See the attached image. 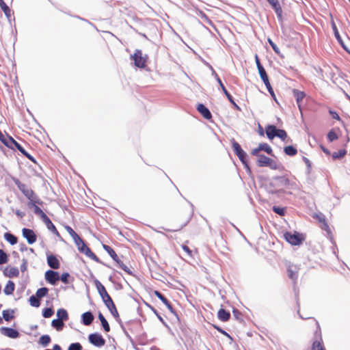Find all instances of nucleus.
<instances>
[{
    "mask_svg": "<svg viewBox=\"0 0 350 350\" xmlns=\"http://www.w3.org/2000/svg\"><path fill=\"white\" fill-rule=\"evenodd\" d=\"M8 261V254L3 250L0 249V265L7 263Z\"/></svg>",
    "mask_w": 350,
    "mask_h": 350,
    "instance_id": "60",
    "label": "nucleus"
},
{
    "mask_svg": "<svg viewBox=\"0 0 350 350\" xmlns=\"http://www.w3.org/2000/svg\"><path fill=\"white\" fill-rule=\"evenodd\" d=\"M94 284L96 287L98 294L102 298L103 303L105 304V306L107 308L111 315L115 319H118L120 315L116 308V306L113 299H111V296L107 292L105 287L97 279L94 280Z\"/></svg>",
    "mask_w": 350,
    "mask_h": 350,
    "instance_id": "1",
    "label": "nucleus"
},
{
    "mask_svg": "<svg viewBox=\"0 0 350 350\" xmlns=\"http://www.w3.org/2000/svg\"><path fill=\"white\" fill-rule=\"evenodd\" d=\"M283 237L286 242L293 246H299L305 240V235L297 231H286L283 234Z\"/></svg>",
    "mask_w": 350,
    "mask_h": 350,
    "instance_id": "4",
    "label": "nucleus"
},
{
    "mask_svg": "<svg viewBox=\"0 0 350 350\" xmlns=\"http://www.w3.org/2000/svg\"><path fill=\"white\" fill-rule=\"evenodd\" d=\"M46 261L48 266L53 269H57L60 267L59 259L53 254L46 253Z\"/></svg>",
    "mask_w": 350,
    "mask_h": 350,
    "instance_id": "22",
    "label": "nucleus"
},
{
    "mask_svg": "<svg viewBox=\"0 0 350 350\" xmlns=\"http://www.w3.org/2000/svg\"><path fill=\"white\" fill-rule=\"evenodd\" d=\"M209 68L212 71V75L214 76V77L215 78V79L217 80V81L218 82L221 90L223 91V92L224 93V94L226 95V96L227 97L228 100L230 101V103L231 104L233 105L234 107L237 109V110H239L241 111V108L240 107L237 105V103L234 102V98L233 97L231 96V94L228 92V90H226V88H225V86L224 85L221 80L220 79L219 77L218 76V75L217 74V72L215 71V70L213 69V68L212 67V66L209 65Z\"/></svg>",
    "mask_w": 350,
    "mask_h": 350,
    "instance_id": "7",
    "label": "nucleus"
},
{
    "mask_svg": "<svg viewBox=\"0 0 350 350\" xmlns=\"http://www.w3.org/2000/svg\"><path fill=\"white\" fill-rule=\"evenodd\" d=\"M74 242H75V245H77V250H79V252H80L85 246H87V243L79 236L76 239L74 240Z\"/></svg>",
    "mask_w": 350,
    "mask_h": 350,
    "instance_id": "48",
    "label": "nucleus"
},
{
    "mask_svg": "<svg viewBox=\"0 0 350 350\" xmlns=\"http://www.w3.org/2000/svg\"><path fill=\"white\" fill-rule=\"evenodd\" d=\"M319 107V105L312 98L308 96V111H317Z\"/></svg>",
    "mask_w": 350,
    "mask_h": 350,
    "instance_id": "46",
    "label": "nucleus"
},
{
    "mask_svg": "<svg viewBox=\"0 0 350 350\" xmlns=\"http://www.w3.org/2000/svg\"><path fill=\"white\" fill-rule=\"evenodd\" d=\"M293 96L296 100L297 104L298 105L299 109L300 111L302 118L304 119V114L306 111V109L301 105V102L305 97L306 94L304 92H301L297 90H293Z\"/></svg>",
    "mask_w": 350,
    "mask_h": 350,
    "instance_id": "13",
    "label": "nucleus"
},
{
    "mask_svg": "<svg viewBox=\"0 0 350 350\" xmlns=\"http://www.w3.org/2000/svg\"><path fill=\"white\" fill-rule=\"evenodd\" d=\"M57 319H60L63 321H66L68 320V313L67 310L64 308H59L57 310Z\"/></svg>",
    "mask_w": 350,
    "mask_h": 350,
    "instance_id": "40",
    "label": "nucleus"
},
{
    "mask_svg": "<svg viewBox=\"0 0 350 350\" xmlns=\"http://www.w3.org/2000/svg\"><path fill=\"white\" fill-rule=\"evenodd\" d=\"M267 1L270 3L272 8L274 10L278 18L279 19L282 18V10L278 2V0H267Z\"/></svg>",
    "mask_w": 350,
    "mask_h": 350,
    "instance_id": "27",
    "label": "nucleus"
},
{
    "mask_svg": "<svg viewBox=\"0 0 350 350\" xmlns=\"http://www.w3.org/2000/svg\"><path fill=\"white\" fill-rule=\"evenodd\" d=\"M217 318L222 322H226L230 318V313L229 311L221 308L217 312Z\"/></svg>",
    "mask_w": 350,
    "mask_h": 350,
    "instance_id": "30",
    "label": "nucleus"
},
{
    "mask_svg": "<svg viewBox=\"0 0 350 350\" xmlns=\"http://www.w3.org/2000/svg\"><path fill=\"white\" fill-rule=\"evenodd\" d=\"M81 254H85L86 256L89 257L94 261L100 263L105 267H110L109 265L103 262L92 250L91 249L87 246H85L82 250L79 252Z\"/></svg>",
    "mask_w": 350,
    "mask_h": 350,
    "instance_id": "20",
    "label": "nucleus"
},
{
    "mask_svg": "<svg viewBox=\"0 0 350 350\" xmlns=\"http://www.w3.org/2000/svg\"><path fill=\"white\" fill-rule=\"evenodd\" d=\"M65 229L68 232V234L71 236V237L72 238L73 241L75 239H76L79 237L77 233L70 226H65Z\"/></svg>",
    "mask_w": 350,
    "mask_h": 350,
    "instance_id": "63",
    "label": "nucleus"
},
{
    "mask_svg": "<svg viewBox=\"0 0 350 350\" xmlns=\"http://www.w3.org/2000/svg\"><path fill=\"white\" fill-rule=\"evenodd\" d=\"M113 260L117 263L119 268L124 271L130 275H134L133 272L125 264H124V262L118 258V256H117V258Z\"/></svg>",
    "mask_w": 350,
    "mask_h": 350,
    "instance_id": "39",
    "label": "nucleus"
},
{
    "mask_svg": "<svg viewBox=\"0 0 350 350\" xmlns=\"http://www.w3.org/2000/svg\"><path fill=\"white\" fill-rule=\"evenodd\" d=\"M27 206L29 208H33L34 213L38 215L40 219L42 216L44 217L46 215L43 211L38 205L34 204L33 202H29L27 203Z\"/></svg>",
    "mask_w": 350,
    "mask_h": 350,
    "instance_id": "35",
    "label": "nucleus"
},
{
    "mask_svg": "<svg viewBox=\"0 0 350 350\" xmlns=\"http://www.w3.org/2000/svg\"><path fill=\"white\" fill-rule=\"evenodd\" d=\"M331 27L334 35L335 38L336 39L338 44L340 45V46L350 55V49L347 46V45L345 44L343 40L342 39L340 33L338 31V29L337 28V26L333 19L332 18L331 20Z\"/></svg>",
    "mask_w": 350,
    "mask_h": 350,
    "instance_id": "11",
    "label": "nucleus"
},
{
    "mask_svg": "<svg viewBox=\"0 0 350 350\" xmlns=\"http://www.w3.org/2000/svg\"><path fill=\"white\" fill-rule=\"evenodd\" d=\"M308 144L311 147H314L317 145H319V146L320 147V144H321L314 136L312 137V139H310V138L308 139Z\"/></svg>",
    "mask_w": 350,
    "mask_h": 350,
    "instance_id": "64",
    "label": "nucleus"
},
{
    "mask_svg": "<svg viewBox=\"0 0 350 350\" xmlns=\"http://www.w3.org/2000/svg\"><path fill=\"white\" fill-rule=\"evenodd\" d=\"M81 254H85L86 256L89 257L94 261L100 263L105 267H110L109 265L103 262L92 250L91 249L87 246H85L82 250L79 252Z\"/></svg>",
    "mask_w": 350,
    "mask_h": 350,
    "instance_id": "19",
    "label": "nucleus"
},
{
    "mask_svg": "<svg viewBox=\"0 0 350 350\" xmlns=\"http://www.w3.org/2000/svg\"><path fill=\"white\" fill-rule=\"evenodd\" d=\"M41 219L45 224L49 230L52 232L57 237H61L60 234L57 230L55 226L53 224L50 218L46 215H45L44 217L42 216Z\"/></svg>",
    "mask_w": 350,
    "mask_h": 350,
    "instance_id": "23",
    "label": "nucleus"
},
{
    "mask_svg": "<svg viewBox=\"0 0 350 350\" xmlns=\"http://www.w3.org/2000/svg\"><path fill=\"white\" fill-rule=\"evenodd\" d=\"M212 326L216 330H217L219 333H221L223 335H224L225 336H226L230 340H232V337L227 332H226L224 329H223L221 327H219V325H215V324H212Z\"/></svg>",
    "mask_w": 350,
    "mask_h": 350,
    "instance_id": "58",
    "label": "nucleus"
},
{
    "mask_svg": "<svg viewBox=\"0 0 350 350\" xmlns=\"http://www.w3.org/2000/svg\"><path fill=\"white\" fill-rule=\"evenodd\" d=\"M232 146L234 153H245L241 148L240 144L234 139H232Z\"/></svg>",
    "mask_w": 350,
    "mask_h": 350,
    "instance_id": "53",
    "label": "nucleus"
},
{
    "mask_svg": "<svg viewBox=\"0 0 350 350\" xmlns=\"http://www.w3.org/2000/svg\"><path fill=\"white\" fill-rule=\"evenodd\" d=\"M15 290V284L12 280H8L4 289L3 292L5 295H10L13 294L14 291Z\"/></svg>",
    "mask_w": 350,
    "mask_h": 350,
    "instance_id": "37",
    "label": "nucleus"
},
{
    "mask_svg": "<svg viewBox=\"0 0 350 350\" xmlns=\"http://www.w3.org/2000/svg\"><path fill=\"white\" fill-rule=\"evenodd\" d=\"M288 276L291 280L297 278V268L296 265H289L287 269Z\"/></svg>",
    "mask_w": 350,
    "mask_h": 350,
    "instance_id": "45",
    "label": "nucleus"
},
{
    "mask_svg": "<svg viewBox=\"0 0 350 350\" xmlns=\"http://www.w3.org/2000/svg\"><path fill=\"white\" fill-rule=\"evenodd\" d=\"M113 260L117 263L119 268L124 271L130 275H134L133 272L125 264H124V262L118 258V256H117V258Z\"/></svg>",
    "mask_w": 350,
    "mask_h": 350,
    "instance_id": "38",
    "label": "nucleus"
},
{
    "mask_svg": "<svg viewBox=\"0 0 350 350\" xmlns=\"http://www.w3.org/2000/svg\"><path fill=\"white\" fill-rule=\"evenodd\" d=\"M116 320L118 323V324L120 325V327H121V329H122L123 333L124 334V335L126 336V337L128 338V340L132 344H133L134 343V340H133V338L131 336V335L129 334L128 331L126 330V329L123 322L120 319V317H118V319H116Z\"/></svg>",
    "mask_w": 350,
    "mask_h": 350,
    "instance_id": "41",
    "label": "nucleus"
},
{
    "mask_svg": "<svg viewBox=\"0 0 350 350\" xmlns=\"http://www.w3.org/2000/svg\"><path fill=\"white\" fill-rule=\"evenodd\" d=\"M265 133L267 137L269 139H273L275 137L276 134V126L273 124H269L265 127Z\"/></svg>",
    "mask_w": 350,
    "mask_h": 350,
    "instance_id": "33",
    "label": "nucleus"
},
{
    "mask_svg": "<svg viewBox=\"0 0 350 350\" xmlns=\"http://www.w3.org/2000/svg\"><path fill=\"white\" fill-rule=\"evenodd\" d=\"M39 299L40 298H37L36 295L30 296L29 298V304L33 307H39L40 306V301Z\"/></svg>",
    "mask_w": 350,
    "mask_h": 350,
    "instance_id": "51",
    "label": "nucleus"
},
{
    "mask_svg": "<svg viewBox=\"0 0 350 350\" xmlns=\"http://www.w3.org/2000/svg\"><path fill=\"white\" fill-rule=\"evenodd\" d=\"M48 293H49L48 288H46V287H41V288H39L36 291V293L35 295H36L37 298L41 299L42 297H46L48 295Z\"/></svg>",
    "mask_w": 350,
    "mask_h": 350,
    "instance_id": "50",
    "label": "nucleus"
},
{
    "mask_svg": "<svg viewBox=\"0 0 350 350\" xmlns=\"http://www.w3.org/2000/svg\"><path fill=\"white\" fill-rule=\"evenodd\" d=\"M271 187H283L289 185V180L285 176H273L269 183Z\"/></svg>",
    "mask_w": 350,
    "mask_h": 350,
    "instance_id": "14",
    "label": "nucleus"
},
{
    "mask_svg": "<svg viewBox=\"0 0 350 350\" xmlns=\"http://www.w3.org/2000/svg\"><path fill=\"white\" fill-rule=\"evenodd\" d=\"M275 137H278L281 140L284 141L287 137V133L284 129H280L276 127Z\"/></svg>",
    "mask_w": 350,
    "mask_h": 350,
    "instance_id": "56",
    "label": "nucleus"
},
{
    "mask_svg": "<svg viewBox=\"0 0 350 350\" xmlns=\"http://www.w3.org/2000/svg\"><path fill=\"white\" fill-rule=\"evenodd\" d=\"M88 341L96 347H101L105 344V338L100 333L98 332L90 334L88 335Z\"/></svg>",
    "mask_w": 350,
    "mask_h": 350,
    "instance_id": "10",
    "label": "nucleus"
},
{
    "mask_svg": "<svg viewBox=\"0 0 350 350\" xmlns=\"http://www.w3.org/2000/svg\"><path fill=\"white\" fill-rule=\"evenodd\" d=\"M14 183L21 193L28 199L34 198L36 197L35 192L27 187V185L21 183L18 179L14 180Z\"/></svg>",
    "mask_w": 350,
    "mask_h": 350,
    "instance_id": "9",
    "label": "nucleus"
},
{
    "mask_svg": "<svg viewBox=\"0 0 350 350\" xmlns=\"http://www.w3.org/2000/svg\"><path fill=\"white\" fill-rule=\"evenodd\" d=\"M311 217L318 221L319 226L321 229L326 232L327 239L336 247V241L334 240L332 230L326 221L325 215L321 212L313 213L311 214Z\"/></svg>",
    "mask_w": 350,
    "mask_h": 350,
    "instance_id": "3",
    "label": "nucleus"
},
{
    "mask_svg": "<svg viewBox=\"0 0 350 350\" xmlns=\"http://www.w3.org/2000/svg\"><path fill=\"white\" fill-rule=\"evenodd\" d=\"M94 317L91 311L83 312L81 316V322L85 326H89L93 322Z\"/></svg>",
    "mask_w": 350,
    "mask_h": 350,
    "instance_id": "24",
    "label": "nucleus"
},
{
    "mask_svg": "<svg viewBox=\"0 0 350 350\" xmlns=\"http://www.w3.org/2000/svg\"><path fill=\"white\" fill-rule=\"evenodd\" d=\"M260 151H265L266 153H272L271 146L266 143H262L257 148H254L251 153H259Z\"/></svg>",
    "mask_w": 350,
    "mask_h": 350,
    "instance_id": "28",
    "label": "nucleus"
},
{
    "mask_svg": "<svg viewBox=\"0 0 350 350\" xmlns=\"http://www.w3.org/2000/svg\"><path fill=\"white\" fill-rule=\"evenodd\" d=\"M258 70L260 77L262 79V81H263V83H268V82H269V77L267 76L265 69L264 68H262Z\"/></svg>",
    "mask_w": 350,
    "mask_h": 350,
    "instance_id": "52",
    "label": "nucleus"
},
{
    "mask_svg": "<svg viewBox=\"0 0 350 350\" xmlns=\"http://www.w3.org/2000/svg\"><path fill=\"white\" fill-rule=\"evenodd\" d=\"M272 211L279 215L280 216H284L286 213V208L285 207H282V206H273L272 207Z\"/></svg>",
    "mask_w": 350,
    "mask_h": 350,
    "instance_id": "55",
    "label": "nucleus"
},
{
    "mask_svg": "<svg viewBox=\"0 0 350 350\" xmlns=\"http://www.w3.org/2000/svg\"><path fill=\"white\" fill-rule=\"evenodd\" d=\"M22 235L29 245H32L36 242L37 236L32 229L23 228L22 229Z\"/></svg>",
    "mask_w": 350,
    "mask_h": 350,
    "instance_id": "17",
    "label": "nucleus"
},
{
    "mask_svg": "<svg viewBox=\"0 0 350 350\" xmlns=\"http://www.w3.org/2000/svg\"><path fill=\"white\" fill-rule=\"evenodd\" d=\"M51 341V336L49 335H48V334H44V335H42L40 337L39 340H38V343L41 346H42L44 347H47L49 345Z\"/></svg>",
    "mask_w": 350,
    "mask_h": 350,
    "instance_id": "43",
    "label": "nucleus"
},
{
    "mask_svg": "<svg viewBox=\"0 0 350 350\" xmlns=\"http://www.w3.org/2000/svg\"><path fill=\"white\" fill-rule=\"evenodd\" d=\"M197 110L205 119H211L212 114L210 110L204 104H198L197 106Z\"/></svg>",
    "mask_w": 350,
    "mask_h": 350,
    "instance_id": "26",
    "label": "nucleus"
},
{
    "mask_svg": "<svg viewBox=\"0 0 350 350\" xmlns=\"http://www.w3.org/2000/svg\"><path fill=\"white\" fill-rule=\"evenodd\" d=\"M70 278V275L68 272H64L59 275V280H61L64 284H68L70 283L69 279Z\"/></svg>",
    "mask_w": 350,
    "mask_h": 350,
    "instance_id": "57",
    "label": "nucleus"
},
{
    "mask_svg": "<svg viewBox=\"0 0 350 350\" xmlns=\"http://www.w3.org/2000/svg\"><path fill=\"white\" fill-rule=\"evenodd\" d=\"M103 248L107 252V254L113 260H116V258H117L118 255L111 246L106 244H103Z\"/></svg>",
    "mask_w": 350,
    "mask_h": 350,
    "instance_id": "47",
    "label": "nucleus"
},
{
    "mask_svg": "<svg viewBox=\"0 0 350 350\" xmlns=\"http://www.w3.org/2000/svg\"><path fill=\"white\" fill-rule=\"evenodd\" d=\"M146 306L149 308L152 312L154 314V315L157 316V319L159 320L160 322L162 323V324L169 330L171 331L170 327L168 325V324L165 321L163 318L159 314L158 311L150 304L145 303Z\"/></svg>",
    "mask_w": 350,
    "mask_h": 350,
    "instance_id": "29",
    "label": "nucleus"
},
{
    "mask_svg": "<svg viewBox=\"0 0 350 350\" xmlns=\"http://www.w3.org/2000/svg\"><path fill=\"white\" fill-rule=\"evenodd\" d=\"M232 314L234 318L239 321V322H242L243 320L242 319V313L237 308L233 307L232 308Z\"/></svg>",
    "mask_w": 350,
    "mask_h": 350,
    "instance_id": "59",
    "label": "nucleus"
},
{
    "mask_svg": "<svg viewBox=\"0 0 350 350\" xmlns=\"http://www.w3.org/2000/svg\"><path fill=\"white\" fill-rule=\"evenodd\" d=\"M131 59L134 60L136 67L144 68L146 67V58L142 56V52L140 49H136L134 54L131 55Z\"/></svg>",
    "mask_w": 350,
    "mask_h": 350,
    "instance_id": "12",
    "label": "nucleus"
},
{
    "mask_svg": "<svg viewBox=\"0 0 350 350\" xmlns=\"http://www.w3.org/2000/svg\"><path fill=\"white\" fill-rule=\"evenodd\" d=\"M3 237L12 245L16 244L18 242V237L10 232H5Z\"/></svg>",
    "mask_w": 350,
    "mask_h": 350,
    "instance_id": "36",
    "label": "nucleus"
},
{
    "mask_svg": "<svg viewBox=\"0 0 350 350\" xmlns=\"http://www.w3.org/2000/svg\"><path fill=\"white\" fill-rule=\"evenodd\" d=\"M308 320H311L316 326L312 338L311 350H326L323 345L321 335V329L319 322L314 318L308 317Z\"/></svg>",
    "mask_w": 350,
    "mask_h": 350,
    "instance_id": "2",
    "label": "nucleus"
},
{
    "mask_svg": "<svg viewBox=\"0 0 350 350\" xmlns=\"http://www.w3.org/2000/svg\"><path fill=\"white\" fill-rule=\"evenodd\" d=\"M6 138L8 142H6L7 144L5 146L14 151H15V150H18L21 153H28L21 146V144L14 140L13 137H10Z\"/></svg>",
    "mask_w": 350,
    "mask_h": 350,
    "instance_id": "21",
    "label": "nucleus"
},
{
    "mask_svg": "<svg viewBox=\"0 0 350 350\" xmlns=\"http://www.w3.org/2000/svg\"><path fill=\"white\" fill-rule=\"evenodd\" d=\"M126 325L129 327V329L137 336L144 338L146 333L143 332V325L140 319H133L126 322Z\"/></svg>",
    "mask_w": 350,
    "mask_h": 350,
    "instance_id": "6",
    "label": "nucleus"
},
{
    "mask_svg": "<svg viewBox=\"0 0 350 350\" xmlns=\"http://www.w3.org/2000/svg\"><path fill=\"white\" fill-rule=\"evenodd\" d=\"M45 280L51 285H56L59 280V272L52 269L47 270L44 273Z\"/></svg>",
    "mask_w": 350,
    "mask_h": 350,
    "instance_id": "15",
    "label": "nucleus"
},
{
    "mask_svg": "<svg viewBox=\"0 0 350 350\" xmlns=\"http://www.w3.org/2000/svg\"><path fill=\"white\" fill-rule=\"evenodd\" d=\"M83 347L80 342H76L71 343L68 348V350H82Z\"/></svg>",
    "mask_w": 350,
    "mask_h": 350,
    "instance_id": "62",
    "label": "nucleus"
},
{
    "mask_svg": "<svg viewBox=\"0 0 350 350\" xmlns=\"http://www.w3.org/2000/svg\"><path fill=\"white\" fill-rule=\"evenodd\" d=\"M258 156L257 159L258 165L260 167H269L272 170H282L284 167L280 163H278L273 159L266 157L265 154H256Z\"/></svg>",
    "mask_w": 350,
    "mask_h": 350,
    "instance_id": "5",
    "label": "nucleus"
},
{
    "mask_svg": "<svg viewBox=\"0 0 350 350\" xmlns=\"http://www.w3.org/2000/svg\"><path fill=\"white\" fill-rule=\"evenodd\" d=\"M328 112H329V114L330 115V116L332 117V118L338 121H342L338 113L336 111H335L331 108H329Z\"/></svg>",
    "mask_w": 350,
    "mask_h": 350,
    "instance_id": "61",
    "label": "nucleus"
},
{
    "mask_svg": "<svg viewBox=\"0 0 350 350\" xmlns=\"http://www.w3.org/2000/svg\"><path fill=\"white\" fill-rule=\"evenodd\" d=\"M98 318L99 321H100V325H101L102 327L103 328L104 331L105 332H109L110 331L109 324L108 321H107V319H105V317H104V315L100 311L98 313Z\"/></svg>",
    "mask_w": 350,
    "mask_h": 350,
    "instance_id": "34",
    "label": "nucleus"
},
{
    "mask_svg": "<svg viewBox=\"0 0 350 350\" xmlns=\"http://www.w3.org/2000/svg\"><path fill=\"white\" fill-rule=\"evenodd\" d=\"M154 295L158 299H159L163 302V304L165 305V306L167 308V309L176 317L177 321L179 323H180L178 313L173 308L170 301L165 297V295L163 294H162L160 291H157V290L154 291Z\"/></svg>",
    "mask_w": 350,
    "mask_h": 350,
    "instance_id": "8",
    "label": "nucleus"
},
{
    "mask_svg": "<svg viewBox=\"0 0 350 350\" xmlns=\"http://www.w3.org/2000/svg\"><path fill=\"white\" fill-rule=\"evenodd\" d=\"M237 156L244 166L247 172H251L250 166L249 164V154H235Z\"/></svg>",
    "mask_w": 350,
    "mask_h": 350,
    "instance_id": "32",
    "label": "nucleus"
},
{
    "mask_svg": "<svg viewBox=\"0 0 350 350\" xmlns=\"http://www.w3.org/2000/svg\"><path fill=\"white\" fill-rule=\"evenodd\" d=\"M339 133H340V130L339 128H332L327 133V140L329 142H333L338 139Z\"/></svg>",
    "mask_w": 350,
    "mask_h": 350,
    "instance_id": "25",
    "label": "nucleus"
},
{
    "mask_svg": "<svg viewBox=\"0 0 350 350\" xmlns=\"http://www.w3.org/2000/svg\"><path fill=\"white\" fill-rule=\"evenodd\" d=\"M51 326L55 328L57 331L60 332L64 327V323L63 321L55 319L51 321Z\"/></svg>",
    "mask_w": 350,
    "mask_h": 350,
    "instance_id": "42",
    "label": "nucleus"
},
{
    "mask_svg": "<svg viewBox=\"0 0 350 350\" xmlns=\"http://www.w3.org/2000/svg\"><path fill=\"white\" fill-rule=\"evenodd\" d=\"M14 310H12V309L4 310L2 312V315H3L2 317L5 321H10L14 318Z\"/></svg>",
    "mask_w": 350,
    "mask_h": 350,
    "instance_id": "44",
    "label": "nucleus"
},
{
    "mask_svg": "<svg viewBox=\"0 0 350 350\" xmlns=\"http://www.w3.org/2000/svg\"><path fill=\"white\" fill-rule=\"evenodd\" d=\"M0 7L7 18H10L11 16V10L3 0H0Z\"/></svg>",
    "mask_w": 350,
    "mask_h": 350,
    "instance_id": "49",
    "label": "nucleus"
},
{
    "mask_svg": "<svg viewBox=\"0 0 350 350\" xmlns=\"http://www.w3.org/2000/svg\"><path fill=\"white\" fill-rule=\"evenodd\" d=\"M54 314L53 308H44L42 309V314L44 318H50Z\"/></svg>",
    "mask_w": 350,
    "mask_h": 350,
    "instance_id": "54",
    "label": "nucleus"
},
{
    "mask_svg": "<svg viewBox=\"0 0 350 350\" xmlns=\"http://www.w3.org/2000/svg\"><path fill=\"white\" fill-rule=\"evenodd\" d=\"M81 254H85L86 256L89 257L94 261L100 263L105 267H110L109 265L103 262L92 250L91 249L87 246H85L82 250L79 252Z\"/></svg>",
    "mask_w": 350,
    "mask_h": 350,
    "instance_id": "18",
    "label": "nucleus"
},
{
    "mask_svg": "<svg viewBox=\"0 0 350 350\" xmlns=\"http://www.w3.org/2000/svg\"><path fill=\"white\" fill-rule=\"evenodd\" d=\"M0 332L5 336L12 339L18 338L21 336L18 330L13 327H0Z\"/></svg>",
    "mask_w": 350,
    "mask_h": 350,
    "instance_id": "16",
    "label": "nucleus"
},
{
    "mask_svg": "<svg viewBox=\"0 0 350 350\" xmlns=\"http://www.w3.org/2000/svg\"><path fill=\"white\" fill-rule=\"evenodd\" d=\"M3 274L5 276L10 278L18 277L19 275V270L17 267H12L9 269L7 267L4 269Z\"/></svg>",
    "mask_w": 350,
    "mask_h": 350,
    "instance_id": "31",
    "label": "nucleus"
}]
</instances>
